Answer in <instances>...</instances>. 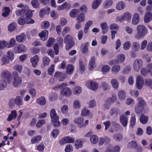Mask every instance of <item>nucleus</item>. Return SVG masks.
Returning <instances> with one entry per match:
<instances>
[{"label": "nucleus", "instance_id": "obj_1", "mask_svg": "<svg viewBox=\"0 0 152 152\" xmlns=\"http://www.w3.org/2000/svg\"><path fill=\"white\" fill-rule=\"evenodd\" d=\"M137 34L135 36V38L137 39H140L145 36L148 32V30L145 26L143 25H140L136 28Z\"/></svg>", "mask_w": 152, "mask_h": 152}, {"label": "nucleus", "instance_id": "obj_2", "mask_svg": "<svg viewBox=\"0 0 152 152\" xmlns=\"http://www.w3.org/2000/svg\"><path fill=\"white\" fill-rule=\"evenodd\" d=\"M50 116L51 121L53 123L54 126L57 127L60 125V123L59 121V116L57 115L55 109H52L51 110Z\"/></svg>", "mask_w": 152, "mask_h": 152}, {"label": "nucleus", "instance_id": "obj_3", "mask_svg": "<svg viewBox=\"0 0 152 152\" xmlns=\"http://www.w3.org/2000/svg\"><path fill=\"white\" fill-rule=\"evenodd\" d=\"M64 41L66 44V49L69 50L74 45V42L73 40V37L70 34L66 35L64 37Z\"/></svg>", "mask_w": 152, "mask_h": 152}, {"label": "nucleus", "instance_id": "obj_4", "mask_svg": "<svg viewBox=\"0 0 152 152\" xmlns=\"http://www.w3.org/2000/svg\"><path fill=\"white\" fill-rule=\"evenodd\" d=\"M12 77H4L3 80H0V91L6 88L7 84L11 83Z\"/></svg>", "mask_w": 152, "mask_h": 152}, {"label": "nucleus", "instance_id": "obj_5", "mask_svg": "<svg viewBox=\"0 0 152 152\" xmlns=\"http://www.w3.org/2000/svg\"><path fill=\"white\" fill-rule=\"evenodd\" d=\"M26 48L24 45L20 44L15 47L13 49V50L15 53H20L26 51Z\"/></svg>", "mask_w": 152, "mask_h": 152}, {"label": "nucleus", "instance_id": "obj_6", "mask_svg": "<svg viewBox=\"0 0 152 152\" xmlns=\"http://www.w3.org/2000/svg\"><path fill=\"white\" fill-rule=\"evenodd\" d=\"M142 61L140 59H137L134 61L133 67L135 71L138 72L142 67Z\"/></svg>", "mask_w": 152, "mask_h": 152}, {"label": "nucleus", "instance_id": "obj_7", "mask_svg": "<svg viewBox=\"0 0 152 152\" xmlns=\"http://www.w3.org/2000/svg\"><path fill=\"white\" fill-rule=\"evenodd\" d=\"M32 15V12L31 10H29L27 11L25 18L26 23L33 24L34 23V20L31 18Z\"/></svg>", "mask_w": 152, "mask_h": 152}, {"label": "nucleus", "instance_id": "obj_8", "mask_svg": "<svg viewBox=\"0 0 152 152\" xmlns=\"http://www.w3.org/2000/svg\"><path fill=\"white\" fill-rule=\"evenodd\" d=\"M71 7V4L66 1L61 5L58 6L57 9L58 11H61L64 10H68L70 9Z\"/></svg>", "mask_w": 152, "mask_h": 152}, {"label": "nucleus", "instance_id": "obj_9", "mask_svg": "<svg viewBox=\"0 0 152 152\" xmlns=\"http://www.w3.org/2000/svg\"><path fill=\"white\" fill-rule=\"evenodd\" d=\"M144 83L143 79L141 77H137L136 85L137 88L139 89H142Z\"/></svg>", "mask_w": 152, "mask_h": 152}, {"label": "nucleus", "instance_id": "obj_10", "mask_svg": "<svg viewBox=\"0 0 152 152\" xmlns=\"http://www.w3.org/2000/svg\"><path fill=\"white\" fill-rule=\"evenodd\" d=\"M17 117V112L16 110L12 111L8 116L7 120L8 121H11L12 120L15 119Z\"/></svg>", "mask_w": 152, "mask_h": 152}, {"label": "nucleus", "instance_id": "obj_11", "mask_svg": "<svg viewBox=\"0 0 152 152\" xmlns=\"http://www.w3.org/2000/svg\"><path fill=\"white\" fill-rule=\"evenodd\" d=\"M120 120L123 126L124 127H126L128 123V117L125 115H122L120 117Z\"/></svg>", "mask_w": 152, "mask_h": 152}, {"label": "nucleus", "instance_id": "obj_12", "mask_svg": "<svg viewBox=\"0 0 152 152\" xmlns=\"http://www.w3.org/2000/svg\"><path fill=\"white\" fill-rule=\"evenodd\" d=\"M48 34V31L45 30L42 31L41 33H39V35L42 40L44 41L47 39Z\"/></svg>", "mask_w": 152, "mask_h": 152}, {"label": "nucleus", "instance_id": "obj_13", "mask_svg": "<svg viewBox=\"0 0 152 152\" xmlns=\"http://www.w3.org/2000/svg\"><path fill=\"white\" fill-rule=\"evenodd\" d=\"M72 92L69 88L66 87L61 91V94L64 96H69L72 94Z\"/></svg>", "mask_w": 152, "mask_h": 152}, {"label": "nucleus", "instance_id": "obj_14", "mask_svg": "<svg viewBox=\"0 0 152 152\" xmlns=\"http://www.w3.org/2000/svg\"><path fill=\"white\" fill-rule=\"evenodd\" d=\"M120 110L115 107L111 109L110 112V116L117 117L120 113Z\"/></svg>", "mask_w": 152, "mask_h": 152}, {"label": "nucleus", "instance_id": "obj_15", "mask_svg": "<svg viewBox=\"0 0 152 152\" xmlns=\"http://www.w3.org/2000/svg\"><path fill=\"white\" fill-rule=\"evenodd\" d=\"M21 82L22 79L20 77H14V80L12 84L15 87H18Z\"/></svg>", "mask_w": 152, "mask_h": 152}, {"label": "nucleus", "instance_id": "obj_16", "mask_svg": "<svg viewBox=\"0 0 152 152\" xmlns=\"http://www.w3.org/2000/svg\"><path fill=\"white\" fill-rule=\"evenodd\" d=\"M39 60V57L37 55H35L31 59L30 61L33 67H35L37 66Z\"/></svg>", "mask_w": 152, "mask_h": 152}, {"label": "nucleus", "instance_id": "obj_17", "mask_svg": "<svg viewBox=\"0 0 152 152\" xmlns=\"http://www.w3.org/2000/svg\"><path fill=\"white\" fill-rule=\"evenodd\" d=\"M26 37L25 34L23 33L19 35L16 36V39L18 42H24L26 39Z\"/></svg>", "mask_w": 152, "mask_h": 152}, {"label": "nucleus", "instance_id": "obj_18", "mask_svg": "<svg viewBox=\"0 0 152 152\" xmlns=\"http://www.w3.org/2000/svg\"><path fill=\"white\" fill-rule=\"evenodd\" d=\"M139 15L137 13H135L133 15L132 20L133 24L136 25L138 24L139 22Z\"/></svg>", "mask_w": 152, "mask_h": 152}, {"label": "nucleus", "instance_id": "obj_19", "mask_svg": "<svg viewBox=\"0 0 152 152\" xmlns=\"http://www.w3.org/2000/svg\"><path fill=\"white\" fill-rule=\"evenodd\" d=\"M152 19V13L150 12H147L145 14L144 19L145 23L149 22Z\"/></svg>", "mask_w": 152, "mask_h": 152}, {"label": "nucleus", "instance_id": "obj_20", "mask_svg": "<svg viewBox=\"0 0 152 152\" xmlns=\"http://www.w3.org/2000/svg\"><path fill=\"white\" fill-rule=\"evenodd\" d=\"M122 16L124 20H126L129 22L131 19L132 15L129 12H126L123 14Z\"/></svg>", "mask_w": 152, "mask_h": 152}, {"label": "nucleus", "instance_id": "obj_21", "mask_svg": "<svg viewBox=\"0 0 152 152\" xmlns=\"http://www.w3.org/2000/svg\"><path fill=\"white\" fill-rule=\"evenodd\" d=\"M15 104L19 107L23 105V102L22 98L20 96H18L15 99Z\"/></svg>", "mask_w": 152, "mask_h": 152}, {"label": "nucleus", "instance_id": "obj_22", "mask_svg": "<svg viewBox=\"0 0 152 152\" xmlns=\"http://www.w3.org/2000/svg\"><path fill=\"white\" fill-rule=\"evenodd\" d=\"M37 102L40 105L43 106L46 103V101L44 96H41L37 99Z\"/></svg>", "mask_w": 152, "mask_h": 152}, {"label": "nucleus", "instance_id": "obj_23", "mask_svg": "<svg viewBox=\"0 0 152 152\" xmlns=\"http://www.w3.org/2000/svg\"><path fill=\"white\" fill-rule=\"evenodd\" d=\"M42 139L41 136L40 135H38L33 137L31 140V143L32 144H34L40 141Z\"/></svg>", "mask_w": 152, "mask_h": 152}, {"label": "nucleus", "instance_id": "obj_24", "mask_svg": "<svg viewBox=\"0 0 152 152\" xmlns=\"http://www.w3.org/2000/svg\"><path fill=\"white\" fill-rule=\"evenodd\" d=\"M137 104L144 108L146 106V103L142 98L140 97L137 99Z\"/></svg>", "mask_w": 152, "mask_h": 152}, {"label": "nucleus", "instance_id": "obj_25", "mask_svg": "<svg viewBox=\"0 0 152 152\" xmlns=\"http://www.w3.org/2000/svg\"><path fill=\"white\" fill-rule=\"evenodd\" d=\"M86 85V86L88 88L91 89L93 90H95V82L94 81L87 82Z\"/></svg>", "mask_w": 152, "mask_h": 152}, {"label": "nucleus", "instance_id": "obj_26", "mask_svg": "<svg viewBox=\"0 0 152 152\" xmlns=\"http://www.w3.org/2000/svg\"><path fill=\"white\" fill-rule=\"evenodd\" d=\"M101 26L102 29V33L103 34H105L109 29L108 26L105 22L102 23L101 24Z\"/></svg>", "mask_w": 152, "mask_h": 152}, {"label": "nucleus", "instance_id": "obj_27", "mask_svg": "<svg viewBox=\"0 0 152 152\" xmlns=\"http://www.w3.org/2000/svg\"><path fill=\"white\" fill-rule=\"evenodd\" d=\"M80 10L78 9H74L71 10L69 13V16L72 18H75L79 13Z\"/></svg>", "mask_w": 152, "mask_h": 152}, {"label": "nucleus", "instance_id": "obj_28", "mask_svg": "<svg viewBox=\"0 0 152 152\" xmlns=\"http://www.w3.org/2000/svg\"><path fill=\"white\" fill-rule=\"evenodd\" d=\"M95 57L93 56L90 59L89 63L88 68L90 70H92L94 69V66L95 64Z\"/></svg>", "mask_w": 152, "mask_h": 152}, {"label": "nucleus", "instance_id": "obj_29", "mask_svg": "<svg viewBox=\"0 0 152 152\" xmlns=\"http://www.w3.org/2000/svg\"><path fill=\"white\" fill-rule=\"evenodd\" d=\"M140 122L143 124H145L147 123L148 120V117L145 116L144 114H142L140 116Z\"/></svg>", "mask_w": 152, "mask_h": 152}, {"label": "nucleus", "instance_id": "obj_30", "mask_svg": "<svg viewBox=\"0 0 152 152\" xmlns=\"http://www.w3.org/2000/svg\"><path fill=\"white\" fill-rule=\"evenodd\" d=\"M125 4L123 1H120L118 3L116 4V8L118 10H121L125 7Z\"/></svg>", "mask_w": 152, "mask_h": 152}, {"label": "nucleus", "instance_id": "obj_31", "mask_svg": "<svg viewBox=\"0 0 152 152\" xmlns=\"http://www.w3.org/2000/svg\"><path fill=\"white\" fill-rule=\"evenodd\" d=\"M118 94L119 98L122 100L124 99L126 96L125 92L123 90L118 91Z\"/></svg>", "mask_w": 152, "mask_h": 152}, {"label": "nucleus", "instance_id": "obj_32", "mask_svg": "<svg viewBox=\"0 0 152 152\" xmlns=\"http://www.w3.org/2000/svg\"><path fill=\"white\" fill-rule=\"evenodd\" d=\"M83 121V118L80 117L76 118L74 120V122L76 124H78L80 128V125L82 124Z\"/></svg>", "mask_w": 152, "mask_h": 152}, {"label": "nucleus", "instance_id": "obj_33", "mask_svg": "<svg viewBox=\"0 0 152 152\" xmlns=\"http://www.w3.org/2000/svg\"><path fill=\"white\" fill-rule=\"evenodd\" d=\"M25 10L22 9L21 10H17L16 12V14L17 16H21V17L26 15V12Z\"/></svg>", "mask_w": 152, "mask_h": 152}, {"label": "nucleus", "instance_id": "obj_34", "mask_svg": "<svg viewBox=\"0 0 152 152\" xmlns=\"http://www.w3.org/2000/svg\"><path fill=\"white\" fill-rule=\"evenodd\" d=\"M79 70L81 73L84 72L86 69V67L85 65L83 63L81 59L79 60Z\"/></svg>", "mask_w": 152, "mask_h": 152}, {"label": "nucleus", "instance_id": "obj_35", "mask_svg": "<svg viewBox=\"0 0 152 152\" xmlns=\"http://www.w3.org/2000/svg\"><path fill=\"white\" fill-rule=\"evenodd\" d=\"M144 85L145 86L152 89V79H145L144 81Z\"/></svg>", "mask_w": 152, "mask_h": 152}, {"label": "nucleus", "instance_id": "obj_36", "mask_svg": "<svg viewBox=\"0 0 152 152\" xmlns=\"http://www.w3.org/2000/svg\"><path fill=\"white\" fill-rule=\"evenodd\" d=\"M144 107L136 104L134 107L135 112L137 114L141 113L144 110Z\"/></svg>", "mask_w": 152, "mask_h": 152}, {"label": "nucleus", "instance_id": "obj_37", "mask_svg": "<svg viewBox=\"0 0 152 152\" xmlns=\"http://www.w3.org/2000/svg\"><path fill=\"white\" fill-rule=\"evenodd\" d=\"M82 91L81 88L78 86H75L74 87L73 92L74 94L77 95L80 94Z\"/></svg>", "mask_w": 152, "mask_h": 152}, {"label": "nucleus", "instance_id": "obj_38", "mask_svg": "<svg viewBox=\"0 0 152 152\" xmlns=\"http://www.w3.org/2000/svg\"><path fill=\"white\" fill-rule=\"evenodd\" d=\"M74 69V67L72 65L68 64L66 67V72L68 74H71L73 72Z\"/></svg>", "mask_w": 152, "mask_h": 152}, {"label": "nucleus", "instance_id": "obj_39", "mask_svg": "<svg viewBox=\"0 0 152 152\" xmlns=\"http://www.w3.org/2000/svg\"><path fill=\"white\" fill-rule=\"evenodd\" d=\"M123 135L121 133H117L113 136L114 139L117 141H120L123 138Z\"/></svg>", "mask_w": 152, "mask_h": 152}, {"label": "nucleus", "instance_id": "obj_40", "mask_svg": "<svg viewBox=\"0 0 152 152\" xmlns=\"http://www.w3.org/2000/svg\"><path fill=\"white\" fill-rule=\"evenodd\" d=\"M83 142L81 139H77L75 143L76 148L77 149H79L83 147Z\"/></svg>", "mask_w": 152, "mask_h": 152}, {"label": "nucleus", "instance_id": "obj_41", "mask_svg": "<svg viewBox=\"0 0 152 152\" xmlns=\"http://www.w3.org/2000/svg\"><path fill=\"white\" fill-rule=\"evenodd\" d=\"M77 22H82L84 21L85 19V15L83 13H80L77 18Z\"/></svg>", "mask_w": 152, "mask_h": 152}, {"label": "nucleus", "instance_id": "obj_42", "mask_svg": "<svg viewBox=\"0 0 152 152\" xmlns=\"http://www.w3.org/2000/svg\"><path fill=\"white\" fill-rule=\"evenodd\" d=\"M3 12L2 13V15L4 17H6L9 15L10 12V10L8 7H4L3 10Z\"/></svg>", "mask_w": 152, "mask_h": 152}, {"label": "nucleus", "instance_id": "obj_43", "mask_svg": "<svg viewBox=\"0 0 152 152\" xmlns=\"http://www.w3.org/2000/svg\"><path fill=\"white\" fill-rule=\"evenodd\" d=\"M120 67L118 65L114 66L111 68V71L114 74H117L120 70Z\"/></svg>", "mask_w": 152, "mask_h": 152}, {"label": "nucleus", "instance_id": "obj_44", "mask_svg": "<svg viewBox=\"0 0 152 152\" xmlns=\"http://www.w3.org/2000/svg\"><path fill=\"white\" fill-rule=\"evenodd\" d=\"M113 3L112 0H106L103 4V6L105 8H108L112 5Z\"/></svg>", "mask_w": 152, "mask_h": 152}, {"label": "nucleus", "instance_id": "obj_45", "mask_svg": "<svg viewBox=\"0 0 152 152\" xmlns=\"http://www.w3.org/2000/svg\"><path fill=\"white\" fill-rule=\"evenodd\" d=\"M137 145L136 142L134 140L129 142L127 144L128 147L130 148H135L137 147Z\"/></svg>", "mask_w": 152, "mask_h": 152}, {"label": "nucleus", "instance_id": "obj_46", "mask_svg": "<svg viewBox=\"0 0 152 152\" xmlns=\"http://www.w3.org/2000/svg\"><path fill=\"white\" fill-rule=\"evenodd\" d=\"M7 56L11 61L14 58V54L13 51L11 50H9L7 53Z\"/></svg>", "mask_w": 152, "mask_h": 152}, {"label": "nucleus", "instance_id": "obj_47", "mask_svg": "<svg viewBox=\"0 0 152 152\" xmlns=\"http://www.w3.org/2000/svg\"><path fill=\"white\" fill-rule=\"evenodd\" d=\"M55 41V39L54 38L52 37L49 38L47 43L46 46L48 47H51Z\"/></svg>", "mask_w": 152, "mask_h": 152}, {"label": "nucleus", "instance_id": "obj_48", "mask_svg": "<svg viewBox=\"0 0 152 152\" xmlns=\"http://www.w3.org/2000/svg\"><path fill=\"white\" fill-rule=\"evenodd\" d=\"M17 24L15 23L12 22L8 26V29L10 31H12L16 29Z\"/></svg>", "mask_w": 152, "mask_h": 152}, {"label": "nucleus", "instance_id": "obj_49", "mask_svg": "<svg viewBox=\"0 0 152 152\" xmlns=\"http://www.w3.org/2000/svg\"><path fill=\"white\" fill-rule=\"evenodd\" d=\"M1 64L4 65L7 64L9 62V59L7 58V56L4 55L1 58Z\"/></svg>", "mask_w": 152, "mask_h": 152}, {"label": "nucleus", "instance_id": "obj_50", "mask_svg": "<svg viewBox=\"0 0 152 152\" xmlns=\"http://www.w3.org/2000/svg\"><path fill=\"white\" fill-rule=\"evenodd\" d=\"M58 98V95L56 93H51L49 96V99L53 101L56 100Z\"/></svg>", "mask_w": 152, "mask_h": 152}, {"label": "nucleus", "instance_id": "obj_51", "mask_svg": "<svg viewBox=\"0 0 152 152\" xmlns=\"http://www.w3.org/2000/svg\"><path fill=\"white\" fill-rule=\"evenodd\" d=\"M125 56L123 54H120L117 56V59L119 63H122L123 62L125 59Z\"/></svg>", "mask_w": 152, "mask_h": 152}, {"label": "nucleus", "instance_id": "obj_52", "mask_svg": "<svg viewBox=\"0 0 152 152\" xmlns=\"http://www.w3.org/2000/svg\"><path fill=\"white\" fill-rule=\"evenodd\" d=\"M71 30L70 27L67 26L65 27L63 29L62 34L63 36H64L66 34L69 32Z\"/></svg>", "mask_w": 152, "mask_h": 152}, {"label": "nucleus", "instance_id": "obj_53", "mask_svg": "<svg viewBox=\"0 0 152 152\" xmlns=\"http://www.w3.org/2000/svg\"><path fill=\"white\" fill-rule=\"evenodd\" d=\"M101 86L103 90L104 91H108L110 89L109 85L108 83L104 82L102 83Z\"/></svg>", "mask_w": 152, "mask_h": 152}, {"label": "nucleus", "instance_id": "obj_54", "mask_svg": "<svg viewBox=\"0 0 152 152\" xmlns=\"http://www.w3.org/2000/svg\"><path fill=\"white\" fill-rule=\"evenodd\" d=\"M89 43L88 42H86L84 45H82V50L83 53H87L88 51V48Z\"/></svg>", "mask_w": 152, "mask_h": 152}, {"label": "nucleus", "instance_id": "obj_55", "mask_svg": "<svg viewBox=\"0 0 152 152\" xmlns=\"http://www.w3.org/2000/svg\"><path fill=\"white\" fill-rule=\"evenodd\" d=\"M6 47L7 48V43L4 40H0V49H4Z\"/></svg>", "mask_w": 152, "mask_h": 152}, {"label": "nucleus", "instance_id": "obj_56", "mask_svg": "<svg viewBox=\"0 0 152 152\" xmlns=\"http://www.w3.org/2000/svg\"><path fill=\"white\" fill-rule=\"evenodd\" d=\"M31 4L33 7L35 8L39 7V3L37 0H32L31 1Z\"/></svg>", "mask_w": 152, "mask_h": 152}, {"label": "nucleus", "instance_id": "obj_57", "mask_svg": "<svg viewBox=\"0 0 152 152\" xmlns=\"http://www.w3.org/2000/svg\"><path fill=\"white\" fill-rule=\"evenodd\" d=\"M43 62L44 65L46 66L49 64L50 62V59L46 56H45L43 58Z\"/></svg>", "mask_w": 152, "mask_h": 152}, {"label": "nucleus", "instance_id": "obj_58", "mask_svg": "<svg viewBox=\"0 0 152 152\" xmlns=\"http://www.w3.org/2000/svg\"><path fill=\"white\" fill-rule=\"evenodd\" d=\"M55 65L52 64L50 67L48 69V75H53Z\"/></svg>", "mask_w": 152, "mask_h": 152}, {"label": "nucleus", "instance_id": "obj_59", "mask_svg": "<svg viewBox=\"0 0 152 152\" xmlns=\"http://www.w3.org/2000/svg\"><path fill=\"white\" fill-rule=\"evenodd\" d=\"M16 41L14 39H11L9 41V43H7V48H10L14 45Z\"/></svg>", "mask_w": 152, "mask_h": 152}, {"label": "nucleus", "instance_id": "obj_60", "mask_svg": "<svg viewBox=\"0 0 152 152\" xmlns=\"http://www.w3.org/2000/svg\"><path fill=\"white\" fill-rule=\"evenodd\" d=\"M59 134V131L57 129H55L53 130L51 133V134L54 137H56Z\"/></svg>", "mask_w": 152, "mask_h": 152}, {"label": "nucleus", "instance_id": "obj_61", "mask_svg": "<svg viewBox=\"0 0 152 152\" xmlns=\"http://www.w3.org/2000/svg\"><path fill=\"white\" fill-rule=\"evenodd\" d=\"M110 69V67L107 65L103 66L102 68V71L103 73L108 72Z\"/></svg>", "mask_w": 152, "mask_h": 152}, {"label": "nucleus", "instance_id": "obj_62", "mask_svg": "<svg viewBox=\"0 0 152 152\" xmlns=\"http://www.w3.org/2000/svg\"><path fill=\"white\" fill-rule=\"evenodd\" d=\"M41 26L43 28H47L50 27V23L48 21H45L42 23Z\"/></svg>", "mask_w": 152, "mask_h": 152}, {"label": "nucleus", "instance_id": "obj_63", "mask_svg": "<svg viewBox=\"0 0 152 152\" xmlns=\"http://www.w3.org/2000/svg\"><path fill=\"white\" fill-rule=\"evenodd\" d=\"M65 152H72L73 151V147L72 145L68 144L65 148Z\"/></svg>", "mask_w": 152, "mask_h": 152}, {"label": "nucleus", "instance_id": "obj_64", "mask_svg": "<svg viewBox=\"0 0 152 152\" xmlns=\"http://www.w3.org/2000/svg\"><path fill=\"white\" fill-rule=\"evenodd\" d=\"M45 148L44 144L42 143L39 144L37 147L36 149L39 151H43Z\"/></svg>", "mask_w": 152, "mask_h": 152}]
</instances>
